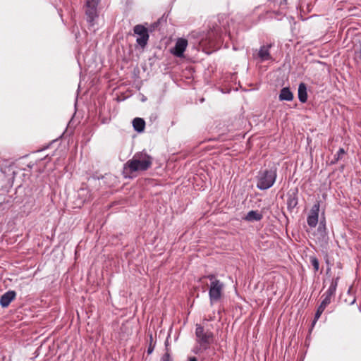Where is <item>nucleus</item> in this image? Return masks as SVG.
Wrapping results in <instances>:
<instances>
[{
    "mask_svg": "<svg viewBox=\"0 0 361 361\" xmlns=\"http://www.w3.org/2000/svg\"><path fill=\"white\" fill-rule=\"evenodd\" d=\"M204 278H207L210 281L209 296L210 303L212 305L214 302H217L221 298L224 284L216 279L215 275L209 274Z\"/></svg>",
    "mask_w": 361,
    "mask_h": 361,
    "instance_id": "obj_2",
    "label": "nucleus"
},
{
    "mask_svg": "<svg viewBox=\"0 0 361 361\" xmlns=\"http://www.w3.org/2000/svg\"><path fill=\"white\" fill-rule=\"evenodd\" d=\"M133 31L135 34L139 36L136 40L137 43L142 47H145L149 39L147 28L142 25H137L134 27Z\"/></svg>",
    "mask_w": 361,
    "mask_h": 361,
    "instance_id": "obj_6",
    "label": "nucleus"
},
{
    "mask_svg": "<svg viewBox=\"0 0 361 361\" xmlns=\"http://www.w3.org/2000/svg\"><path fill=\"white\" fill-rule=\"evenodd\" d=\"M195 335L197 342L204 350L207 349L213 341V334L209 331H205L204 328L199 324L196 325Z\"/></svg>",
    "mask_w": 361,
    "mask_h": 361,
    "instance_id": "obj_4",
    "label": "nucleus"
},
{
    "mask_svg": "<svg viewBox=\"0 0 361 361\" xmlns=\"http://www.w3.org/2000/svg\"><path fill=\"white\" fill-rule=\"evenodd\" d=\"M297 203V200L295 198H290L288 201V207H294Z\"/></svg>",
    "mask_w": 361,
    "mask_h": 361,
    "instance_id": "obj_18",
    "label": "nucleus"
},
{
    "mask_svg": "<svg viewBox=\"0 0 361 361\" xmlns=\"http://www.w3.org/2000/svg\"><path fill=\"white\" fill-rule=\"evenodd\" d=\"M345 153V150L343 148H340L339 150L338 151L337 154H335L334 161H332V163L334 164V163L338 161L339 160H341L343 158Z\"/></svg>",
    "mask_w": 361,
    "mask_h": 361,
    "instance_id": "obj_17",
    "label": "nucleus"
},
{
    "mask_svg": "<svg viewBox=\"0 0 361 361\" xmlns=\"http://www.w3.org/2000/svg\"><path fill=\"white\" fill-rule=\"evenodd\" d=\"M322 312H319L317 310L316 313H315V316H314V321H313V323L312 324L314 325L315 323L317 322V321L319 319V318L320 317V316L322 315Z\"/></svg>",
    "mask_w": 361,
    "mask_h": 361,
    "instance_id": "obj_20",
    "label": "nucleus"
},
{
    "mask_svg": "<svg viewBox=\"0 0 361 361\" xmlns=\"http://www.w3.org/2000/svg\"><path fill=\"white\" fill-rule=\"evenodd\" d=\"M152 162V157L145 152H137L124 164L123 175L126 178H133L137 173L148 170Z\"/></svg>",
    "mask_w": 361,
    "mask_h": 361,
    "instance_id": "obj_1",
    "label": "nucleus"
},
{
    "mask_svg": "<svg viewBox=\"0 0 361 361\" xmlns=\"http://www.w3.org/2000/svg\"><path fill=\"white\" fill-rule=\"evenodd\" d=\"M188 46V41L183 38H178L175 47L171 50L172 54L177 57L183 56V53Z\"/></svg>",
    "mask_w": 361,
    "mask_h": 361,
    "instance_id": "obj_8",
    "label": "nucleus"
},
{
    "mask_svg": "<svg viewBox=\"0 0 361 361\" xmlns=\"http://www.w3.org/2000/svg\"><path fill=\"white\" fill-rule=\"evenodd\" d=\"M161 361H171V358H170V355L169 353H165L161 359Z\"/></svg>",
    "mask_w": 361,
    "mask_h": 361,
    "instance_id": "obj_21",
    "label": "nucleus"
},
{
    "mask_svg": "<svg viewBox=\"0 0 361 361\" xmlns=\"http://www.w3.org/2000/svg\"><path fill=\"white\" fill-rule=\"evenodd\" d=\"M329 271H330V269L329 268V269H327V271H326V274H328V273L329 272Z\"/></svg>",
    "mask_w": 361,
    "mask_h": 361,
    "instance_id": "obj_25",
    "label": "nucleus"
},
{
    "mask_svg": "<svg viewBox=\"0 0 361 361\" xmlns=\"http://www.w3.org/2000/svg\"><path fill=\"white\" fill-rule=\"evenodd\" d=\"M339 276L334 279L331 283V285L328 290L322 295L323 300L322 302H325L326 305H329L331 301V298L335 295V292L337 288L338 281Z\"/></svg>",
    "mask_w": 361,
    "mask_h": 361,
    "instance_id": "obj_7",
    "label": "nucleus"
},
{
    "mask_svg": "<svg viewBox=\"0 0 361 361\" xmlns=\"http://www.w3.org/2000/svg\"><path fill=\"white\" fill-rule=\"evenodd\" d=\"M85 14L87 16V20L93 25V21L97 18V5L99 0H85Z\"/></svg>",
    "mask_w": 361,
    "mask_h": 361,
    "instance_id": "obj_5",
    "label": "nucleus"
},
{
    "mask_svg": "<svg viewBox=\"0 0 361 361\" xmlns=\"http://www.w3.org/2000/svg\"><path fill=\"white\" fill-rule=\"evenodd\" d=\"M319 207H320L319 202H317L312 206V207L310 210V214L307 217V224L310 227L314 228L317 224Z\"/></svg>",
    "mask_w": 361,
    "mask_h": 361,
    "instance_id": "obj_9",
    "label": "nucleus"
},
{
    "mask_svg": "<svg viewBox=\"0 0 361 361\" xmlns=\"http://www.w3.org/2000/svg\"><path fill=\"white\" fill-rule=\"evenodd\" d=\"M152 350H152V348H149L148 349V353H151L152 352Z\"/></svg>",
    "mask_w": 361,
    "mask_h": 361,
    "instance_id": "obj_24",
    "label": "nucleus"
},
{
    "mask_svg": "<svg viewBox=\"0 0 361 361\" xmlns=\"http://www.w3.org/2000/svg\"><path fill=\"white\" fill-rule=\"evenodd\" d=\"M271 47V44H269L266 46H262L260 47L258 56L260 58L261 61H267L271 59V56L269 53V49Z\"/></svg>",
    "mask_w": 361,
    "mask_h": 361,
    "instance_id": "obj_11",
    "label": "nucleus"
},
{
    "mask_svg": "<svg viewBox=\"0 0 361 361\" xmlns=\"http://www.w3.org/2000/svg\"><path fill=\"white\" fill-rule=\"evenodd\" d=\"M310 261L314 269V271H317L319 269V260L317 259V258L314 256H310Z\"/></svg>",
    "mask_w": 361,
    "mask_h": 361,
    "instance_id": "obj_16",
    "label": "nucleus"
},
{
    "mask_svg": "<svg viewBox=\"0 0 361 361\" xmlns=\"http://www.w3.org/2000/svg\"><path fill=\"white\" fill-rule=\"evenodd\" d=\"M188 361H197V358L195 357H192L189 359Z\"/></svg>",
    "mask_w": 361,
    "mask_h": 361,
    "instance_id": "obj_23",
    "label": "nucleus"
},
{
    "mask_svg": "<svg viewBox=\"0 0 361 361\" xmlns=\"http://www.w3.org/2000/svg\"><path fill=\"white\" fill-rule=\"evenodd\" d=\"M262 219V215L259 214L257 211H250L246 216L245 219L247 221H260Z\"/></svg>",
    "mask_w": 361,
    "mask_h": 361,
    "instance_id": "obj_15",
    "label": "nucleus"
},
{
    "mask_svg": "<svg viewBox=\"0 0 361 361\" xmlns=\"http://www.w3.org/2000/svg\"><path fill=\"white\" fill-rule=\"evenodd\" d=\"M133 126L136 131L140 133L145 129V122L141 118H135L133 121Z\"/></svg>",
    "mask_w": 361,
    "mask_h": 361,
    "instance_id": "obj_14",
    "label": "nucleus"
},
{
    "mask_svg": "<svg viewBox=\"0 0 361 361\" xmlns=\"http://www.w3.org/2000/svg\"><path fill=\"white\" fill-rule=\"evenodd\" d=\"M16 292L9 290L5 293L0 298V305L2 307H7L16 298Z\"/></svg>",
    "mask_w": 361,
    "mask_h": 361,
    "instance_id": "obj_10",
    "label": "nucleus"
},
{
    "mask_svg": "<svg viewBox=\"0 0 361 361\" xmlns=\"http://www.w3.org/2000/svg\"><path fill=\"white\" fill-rule=\"evenodd\" d=\"M279 99L280 101H292L293 94L288 87H283L281 90Z\"/></svg>",
    "mask_w": 361,
    "mask_h": 361,
    "instance_id": "obj_12",
    "label": "nucleus"
},
{
    "mask_svg": "<svg viewBox=\"0 0 361 361\" xmlns=\"http://www.w3.org/2000/svg\"><path fill=\"white\" fill-rule=\"evenodd\" d=\"M325 302H321L320 305L317 308V311L323 313V312L324 311L325 308L327 307V305L325 304Z\"/></svg>",
    "mask_w": 361,
    "mask_h": 361,
    "instance_id": "obj_19",
    "label": "nucleus"
},
{
    "mask_svg": "<svg viewBox=\"0 0 361 361\" xmlns=\"http://www.w3.org/2000/svg\"><path fill=\"white\" fill-rule=\"evenodd\" d=\"M276 178V169L260 171L257 176V188L262 190L269 189L274 185Z\"/></svg>",
    "mask_w": 361,
    "mask_h": 361,
    "instance_id": "obj_3",
    "label": "nucleus"
},
{
    "mask_svg": "<svg viewBox=\"0 0 361 361\" xmlns=\"http://www.w3.org/2000/svg\"><path fill=\"white\" fill-rule=\"evenodd\" d=\"M159 20H157V22L152 24V25H151L152 30L156 29L159 26Z\"/></svg>",
    "mask_w": 361,
    "mask_h": 361,
    "instance_id": "obj_22",
    "label": "nucleus"
},
{
    "mask_svg": "<svg viewBox=\"0 0 361 361\" xmlns=\"http://www.w3.org/2000/svg\"><path fill=\"white\" fill-rule=\"evenodd\" d=\"M298 99L302 103L306 102L307 99V87L303 82H301L298 87Z\"/></svg>",
    "mask_w": 361,
    "mask_h": 361,
    "instance_id": "obj_13",
    "label": "nucleus"
}]
</instances>
